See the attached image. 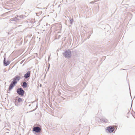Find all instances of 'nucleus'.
Returning a JSON list of instances; mask_svg holds the SVG:
<instances>
[{
    "label": "nucleus",
    "instance_id": "nucleus-1",
    "mask_svg": "<svg viewBox=\"0 0 135 135\" xmlns=\"http://www.w3.org/2000/svg\"><path fill=\"white\" fill-rule=\"evenodd\" d=\"M62 55L65 58L67 59H69L71 57V51L69 50L65 51L62 53Z\"/></svg>",
    "mask_w": 135,
    "mask_h": 135
},
{
    "label": "nucleus",
    "instance_id": "nucleus-2",
    "mask_svg": "<svg viewBox=\"0 0 135 135\" xmlns=\"http://www.w3.org/2000/svg\"><path fill=\"white\" fill-rule=\"evenodd\" d=\"M17 93L20 95L23 96L25 93L24 91L21 88H18L16 91Z\"/></svg>",
    "mask_w": 135,
    "mask_h": 135
},
{
    "label": "nucleus",
    "instance_id": "nucleus-3",
    "mask_svg": "<svg viewBox=\"0 0 135 135\" xmlns=\"http://www.w3.org/2000/svg\"><path fill=\"white\" fill-rule=\"evenodd\" d=\"M13 80L12 81L15 84H16L17 82L20 80V78L18 75L16 76L13 79Z\"/></svg>",
    "mask_w": 135,
    "mask_h": 135
},
{
    "label": "nucleus",
    "instance_id": "nucleus-4",
    "mask_svg": "<svg viewBox=\"0 0 135 135\" xmlns=\"http://www.w3.org/2000/svg\"><path fill=\"white\" fill-rule=\"evenodd\" d=\"M21 19V17L17 16V17H15L11 18L10 20V21H15L16 22H18Z\"/></svg>",
    "mask_w": 135,
    "mask_h": 135
},
{
    "label": "nucleus",
    "instance_id": "nucleus-5",
    "mask_svg": "<svg viewBox=\"0 0 135 135\" xmlns=\"http://www.w3.org/2000/svg\"><path fill=\"white\" fill-rule=\"evenodd\" d=\"M115 128L113 126H109L107 127V130L108 131L109 133H112L113 132Z\"/></svg>",
    "mask_w": 135,
    "mask_h": 135
},
{
    "label": "nucleus",
    "instance_id": "nucleus-6",
    "mask_svg": "<svg viewBox=\"0 0 135 135\" xmlns=\"http://www.w3.org/2000/svg\"><path fill=\"white\" fill-rule=\"evenodd\" d=\"M33 131L36 133H40L41 131V128L38 126L34 127L33 128Z\"/></svg>",
    "mask_w": 135,
    "mask_h": 135
},
{
    "label": "nucleus",
    "instance_id": "nucleus-7",
    "mask_svg": "<svg viewBox=\"0 0 135 135\" xmlns=\"http://www.w3.org/2000/svg\"><path fill=\"white\" fill-rule=\"evenodd\" d=\"M6 59L5 57H4L3 60V64L5 66H7L9 65L10 62L9 61H6Z\"/></svg>",
    "mask_w": 135,
    "mask_h": 135
},
{
    "label": "nucleus",
    "instance_id": "nucleus-8",
    "mask_svg": "<svg viewBox=\"0 0 135 135\" xmlns=\"http://www.w3.org/2000/svg\"><path fill=\"white\" fill-rule=\"evenodd\" d=\"M15 85V84L11 82L9 86L8 89H9V91L11 89H12L14 87Z\"/></svg>",
    "mask_w": 135,
    "mask_h": 135
},
{
    "label": "nucleus",
    "instance_id": "nucleus-9",
    "mask_svg": "<svg viewBox=\"0 0 135 135\" xmlns=\"http://www.w3.org/2000/svg\"><path fill=\"white\" fill-rule=\"evenodd\" d=\"M30 71H28L25 75L24 77L25 79H27L30 76Z\"/></svg>",
    "mask_w": 135,
    "mask_h": 135
},
{
    "label": "nucleus",
    "instance_id": "nucleus-10",
    "mask_svg": "<svg viewBox=\"0 0 135 135\" xmlns=\"http://www.w3.org/2000/svg\"><path fill=\"white\" fill-rule=\"evenodd\" d=\"M27 85V83L26 82H23V84L22 85V86L24 88H26Z\"/></svg>",
    "mask_w": 135,
    "mask_h": 135
},
{
    "label": "nucleus",
    "instance_id": "nucleus-11",
    "mask_svg": "<svg viewBox=\"0 0 135 135\" xmlns=\"http://www.w3.org/2000/svg\"><path fill=\"white\" fill-rule=\"evenodd\" d=\"M18 75H19L18 76L20 78V79H22L23 77V74L22 73H18Z\"/></svg>",
    "mask_w": 135,
    "mask_h": 135
},
{
    "label": "nucleus",
    "instance_id": "nucleus-12",
    "mask_svg": "<svg viewBox=\"0 0 135 135\" xmlns=\"http://www.w3.org/2000/svg\"><path fill=\"white\" fill-rule=\"evenodd\" d=\"M18 103H20L22 101V99L21 98H19L17 100Z\"/></svg>",
    "mask_w": 135,
    "mask_h": 135
},
{
    "label": "nucleus",
    "instance_id": "nucleus-13",
    "mask_svg": "<svg viewBox=\"0 0 135 135\" xmlns=\"http://www.w3.org/2000/svg\"><path fill=\"white\" fill-rule=\"evenodd\" d=\"M14 103H15V105L16 106H17V107H18L19 105V104H18V102L17 103V100L16 99L15 100V102Z\"/></svg>",
    "mask_w": 135,
    "mask_h": 135
},
{
    "label": "nucleus",
    "instance_id": "nucleus-14",
    "mask_svg": "<svg viewBox=\"0 0 135 135\" xmlns=\"http://www.w3.org/2000/svg\"><path fill=\"white\" fill-rule=\"evenodd\" d=\"M70 23L71 24H72L74 22V20L73 19H70Z\"/></svg>",
    "mask_w": 135,
    "mask_h": 135
},
{
    "label": "nucleus",
    "instance_id": "nucleus-15",
    "mask_svg": "<svg viewBox=\"0 0 135 135\" xmlns=\"http://www.w3.org/2000/svg\"><path fill=\"white\" fill-rule=\"evenodd\" d=\"M108 121V120L107 119H105V120H104V122H107Z\"/></svg>",
    "mask_w": 135,
    "mask_h": 135
},
{
    "label": "nucleus",
    "instance_id": "nucleus-16",
    "mask_svg": "<svg viewBox=\"0 0 135 135\" xmlns=\"http://www.w3.org/2000/svg\"><path fill=\"white\" fill-rule=\"evenodd\" d=\"M7 93H10L9 91V89L7 91Z\"/></svg>",
    "mask_w": 135,
    "mask_h": 135
},
{
    "label": "nucleus",
    "instance_id": "nucleus-17",
    "mask_svg": "<svg viewBox=\"0 0 135 135\" xmlns=\"http://www.w3.org/2000/svg\"><path fill=\"white\" fill-rule=\"evenodd\" d=\"M120 70H126V69H121Z\"/></svg>",
    "mask_w": 135,
    "mask_h": 135
},
{
    "label": "nucleus",
    "instance_id": "nucleus-18",
    "mask_svg": "<svg viewBox=\"0 0 135 135\" xmlns=\"http://www.w3.org/2000/svg\"><path fill=\"white\" fill-rule=\"evenodd\" d=\"M132 104H131V107H132Z\"/></svg>",
    "mask_w": 135,
    "mask_h": 135
},
{
    "label": "nucleus",
    "instance_id": "nucleus-19",
    "mask_svg": "<svg viewBox=\"0 0 135 135\" xmlns=\"http://www.w3.org/2000/svg\"><path fill=\"white\" fill-rule=\"evenodd\" d=\"M135 98V96H134V98Z\"/></svg>",
    "mask_w": 135,
    "mask_h": 135
},
{
    "label": "nucleus",
    "instance_id": "nucleus-20",
    "mask_svg": "<svg viewBox=\"0 0 135 135\" xmlns=\"http://www.w3.org/2000/svg\"><path fill=\"white\" fill-rule=\"evenodd\" d=\"M35 110H34L32 111H34Z\"/></svg>",
    "mask_w": 135,
    "mask_h": 135
}]
</instances>
